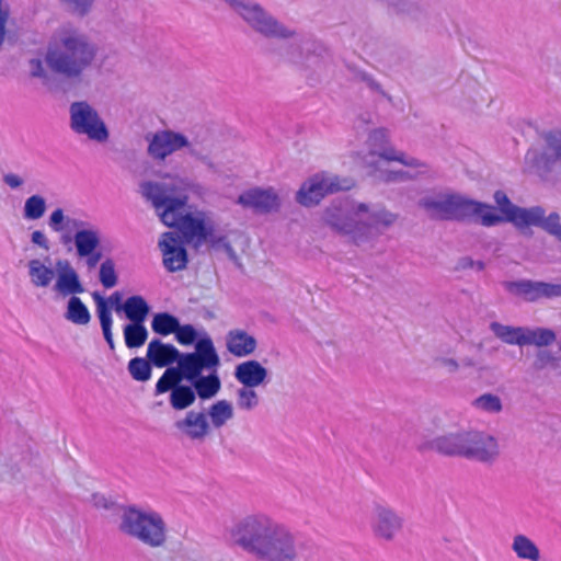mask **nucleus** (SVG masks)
Listing matches in <instances>:
<instances>
[{
    "instance_id": "f257e3e1",
    "label": "nucleus",
    "mask_w": 561,
    "mask_h": 561,
    "mask_svg": "<svg viewBox=\"0 0 561 561\" xmlns=\"http://www.w3.org/2000/svg\"><path fill=\"white\" fill-rule=\"evenodd\" d=\"M202 190L199 184L179 175L173 176L170 183L146 182L141 185L142 195L151 202L161 221L165 226L176 227L182 240L195 247L207 241L215 251L225 253L242 268L250 245L248 238L239 233L216 236L208 213L197 209L185 211L188 202L185 192Z\"/></svg>"
},
{
    "instance_id": "f03ea898",
    "label": "nucleus",
    "mask_w": 561,
    "mask_h": 561,
    "mask_svg": "<svg viewBox=\"0 0 561 561\" xmlns=\"http://www.w3.org/2000/svg\"><path fill=\"white\" fill-rule=\"evenodd\" d=\"M231 541L259 561H299L301 545L283 523L264 513L239 518L229 530Z\"/></svg>"
},
{
    "instance_id": "7ed1b4c3",
    "label": "nucleus",
    "mask_w": 561,
    "mask_h": 561,
    "mask_svg": "<svg viewBox=\"0 0 561 561\" xmlns=\"http://www.w3.org/2000/svg\"><path fill=\"white\" fill-rule=\"evenodd\" d=\"M96 55L98 47L89 36L78 31L64 32L59 39L47 48L44 60H30V73L44 80H48V72L67 80H81L93 66Z\"/></svg>"
},
{
    "instance_id": "20e7f679",
    "label": "nucleus",
    "mask_w": 561,
    "mask_h": 561,
    "mask_svg": "<svg viewBox=\"0 0 561 561\" xmlns=\"http://www.w3.org/2000/svg\"><path fill=\"white\" fill-rule=\"evenodd\" d=\"M220 365L219 356L209 337L197 341L195 352L185 353L180 362L179 369L168 368L157 382V392L168 391L182 379L192 381L201 399L214 398L221 388V381L217 374Z\"/></svg>"
},
{
    "instance_id": "39448f33",
    "label": "nucleus",
    "mask_w": 561,
    "mask_h": 561,
    "mask_svg": "<svg viewBox=\"0 0 561 561\" xmlns=\"http://www.w3.org/2000/svg\"><path fill=\"white\" fill-rule=\"evenodd\" d=\"M145 140L147 156L156 163H163L172 154L185 151L191 159L204 165L215 180L227 176L221 163L213 156L214 141L207 130L201 129L190 136L180 130L163 128L148 133Z\"/></svg>"
},
{
    "instance_id": "423d86ee",
    "label": "nucleus",
    "mask_w": 561,
    "mask_h": 561,
    "mask_svg": "<svg viewBox=\"0 0 561 561\" xmlns=\"http://www.w3.org/2000/svg\"><path fill=\"white\" fill-rule=\"evenodd\" d=\"M323 218L333 229L350 236L355 243L365 244L392 228L399 215L378 204L353 202L344 208L332 205L325 209Z\"/></svg>"
},
{
    "instance_id": "0eeeda50",
    "label": "nucleus",
    "mask_w": 561,
    "mask_h": 561,
    "mask_svg": "<svg viewBox=\"0 0 561 561\" xmlns=\"http://www.w3.org/2000/svg\"><path fill=\"white\" fill-rule=\"evenodd\" d=\"M389 140V130L386 128H376L369 133L367 138L369 150L362 154L359 160L371 175L385 182H399L405 179V173L387 170L385 163L398 162L410 168L424 165L420 160L391 146Z\"/></svg>"
},
{
    "instance_id": "6e6552de",
    "label": "nucleus",
    "mask_w": 561,
    "mask_h": 561,
    "mask_svg": "<svg viewBox=\"0 0 561 561\" xmlns=\"http://www.w3.org/2000/svg\"><path fill=\"white\" fill-rule=\"evenodd\" d=\"M26 274L36 289L51 287L62 297L84 293L79 274L67 259H58L55 264L49 256L31 259L26 262Z\"/></svg>"
},
{
    "instance_id": "1a4fd4ad",
    "label": "nucleus",
    "mask_w": 561,
    "mask_h": 561,
    "mask_svg": "<svg viewBox=\"0 0 561 561\" xmlns=\"http://www.w3.org/2000/svg\"><path fill=\"white\" fill-rule=\"evenodd\" d=\"M119 530L151 548L161 547L167 540L162 516L153 510H142L136 505L123 508Z\"/></svg>"
},
{
    "instance_id": "9d476101",
    "label": "nucleus",
    "mask_w": 561,
    "mask_h": 561,
    "mask_svg": "<svg viewBox=\"0 0 561 561\" xmlns=\"http://www.w3.org/2000/svg\"><path fill=\"white\" fill-rule=\"evenodd\" d=\"M226 2L252 31L266 38H289L295 34L255 2L247 0H226Z\"/></svg>"
},
{
    "instance_id": "9b49d317",
    "label": "nucleus",
    "mask_w": 561,
    "mask_h": 561,
    "mask_svg": "<svg viewBox=\"0 0 561 561\" xmlns=\"http://www.w3.org/2000/svg\"><path fill=\"white\" fill-rule=\"evenodd\" d=\"M70 127L78 135H84L90 140L104 144L108 140L110 131L98 110L85 101L70 105Z\"/></svg>"
},
{
    "instance_id": "f8f14e48",
    "label": "nucleus",
    "mask_w": 561,
    "mask_h": 561,
    "mask_svg": "<svg viewBox=\"0 0 561 561\" xmlns=\"http://www.w3.org/2000/svg\"><path fill=\"white\" fill-rule=\"evenodd\" d=\"M502 455L500 438L486 431L466 432L463 458L484 466L495 465Z\"/></svg>"
},
{
    "instance_id": "ddd939ff",
    "label": "nucleus",
    "mask_w": 561,
    "mask_h": 561,
    "mask_svg": "<svg viewBox=\"0 0 561 561\" xmlns=\"http://www.w3.org/2000/svg\"><path fill=\"white\" fill-rule=\"evenodd\" d=\"M525 165L541 178L561 165V134H549L541 147L530 148L525 156Z\"/></svg>"
},
{
    "instance_id": "4468645a",
    "label": "nucleus",
    "mask_w": 561,
    "mask_h": 561,
    "mask_svg": "<svg viewBox=\"0 0 561 561\" xmlns=\"http://www.w3.org/2000/svg\"><path fill=\"white\" fill-rule=\"evenodd\" d=\"M403 525V517L394 508L379 502L373 504L369 526L377 540L393 541L402 531Z\"/></svg>"
},
{
    "instance_id": "2eb2a0df",
    "label": "nucleus",
    "mask_w": 561,
    "mask_h": 561,
    "mask_svg": "<svg viewBox=\"0 0 561 561\" xmlns=\"http://www.w3.org/2000/svg\"><path fill=\"white\" fill-rule=\"evenodd\" d=\"M343 188L346 186L337 176L316 174L302 183L296 194V201L305 207H312L318 205L325 195Z\"/></svg>"
},
{
    "instance_id": "dca6fc26",
    "label": "nucleus",
    "mask_w": 561,
    "mask_h": 561,
    "mask_svg": "<svg viewBox=\"0 0 561 561\" xmlns=\"http://www.w3.org/2000/svg\"><path fill=\"white\" fill-rule=\"evenodd\" d=\"M467 197L461 195L437 194L423 197L420 206L434 219H461Z\"/></svg>"
},
{
    "instance_id": "f3484780",
    "label": "nucleus",
    "mask_w": 561,
    "mask_h": 561,
    "mask_svg": "<svg viewBox=\"0 0 561 561\" xmlns=\"http://www.w3.org/2000/svg\"><path fill=\"white\" fill-rule=\"evenodd\" d=\"M280 202L279 194L273 187L251 188L238 197V204L261 214L277 211L280 207Z\"/></svg>"
},
{
    "instance_id": "a211bd4d",
    "label": "nucleus",
    "mask_w": 561,
    "mask_h": 561,
    "mask_svg": "<svg viewBox=\"0 0 561 561\" xmlns=\"http://www.w3.org/2000/svg\"><path fill=\"white\" fill-rule=\"evenodd\" d=\"M159 248L163 255V264L168 271L176 272L186 267L187 252L178 232L170 231L163 233L159 241Z\"/></svg>"
},
{
    "instance_id": "6ab92c4d",
    "label": "nucleus",
    "mask_w": 561,
    "mask_h": 561,
    "mask_svg": "<svg viewBox=\"0 0 561 561\" xmlns=\"http://www.w3.org/2000/svg\"><path fill=\"white\" fill-rule=\"evenodd\" d=\"M466 432L458 431L438 435L424 444V448L449 457H462L466 445Z\"/></svg>"
},
{
    "instance_id": "aec40b11",
    "label": "nucleus",
    "mask_w": 561,
    "mask_h": 561,
    "mask_svg": "<svg viewBox=\"0 0 561 561\" xmlns=\"http://www.w3.org/2000/svg\"><path fill=\"white\" fill-rule=\"evenodd\" d=\"M73 243L77 256H87L100 250L102 233L99 228L82 220V226L75 228Z\"/></svg>"
},
{
    "instance_id": "412c9836",
    "label": "nucleus",
    "mask_w": 561,
    "mask_h": 561,
    "mask_svg": "<svg viewBox=\"0 0 561 561\" xmlns=\"http://www.w3.org/2000/svg\"><path fill=\"white\" fill-rule=\"evenodd\" d=\"M233 376L241 386L256 388L266 383L268 370L259 360L249 359L234 367Z\"/></svg>"
},
{
    "instance_id": "4be33fe9",
    "label": "nucleus",
    "mask_w": 561,
    "mask_h": 561,
    "mask_svg": "<svg viewBox=\"0 0 561 561\" xmlns=\"http://www.w3.org/2000/svg\"><path fill=\"white\" fill-rule=\"evenodd\" d=\"M463 219L472 220L484 227L502 224V217L496 207L469 198L466 199Z\"/></svg>"
},
{
    "instance_id": "5701e85b",
    "label": "nucleus",
    "mask_w": 561,
    "mask_h": 561,
    "mask_svg": "<svg viewBox=\"0 0 561 561\" xmlns=\"http://www.w3.org/2000/svg\"><path fill=\"white\" fill-rule=\"evenodd\" d=\"M226 347L236 357H247L255 352L257 341L247 331L234 329L226 335Z\"/></svg>"
},
{
    "instance_id": "b1692460",
    "label": "nucleus",
    "mask_w": 561,
    "mask_h": 561,
    "mask_svg": "<svg viewBox=\"0 0 561 561\" xmlns=\"http://www.w3.org/2000/svg\"><path fill=\"white\" fill-rule=\"evenodd\" d=\"M183 355L175 346L164 344L158 339L152 340L147 347V358L157 367H165L175 362L179 364ZM175 369H179V366Z\"/></svg>"
},
{
    "instance_id": "393cba45",
    "label": "nucleus",
    "mask_w": 561,
    "mask_h": 561,
    "mask_svg": "<svg viewBox=\"0 0 561 561\" xmlns=\"http://www.w3.org/2000/svg\"><path fill=\"white\" fill-rule=\"evenodd\" d=\"M78 294L68 295L69 297L64 318L76 325L85 327L91 321V313L83 301L77 296Z\"/></svg>"
},
{
    "instance_id": "a878e982",
    "label": "nucleus",
    "mask_w": 561,
    "mask_h": 561,
    "mask_svg": "<svg viewBox=\"0 0 561 561\" xmlns=\"http://www.w3.org/2000/svg\"><path fill=\"white\" fill-rule=\"evenodd\" d=\"M121 310L124 311L130 322H145L150 312V307L144 297L135 295L127 298L123 306L116 307L117 312Z\"/></svg>"
},
{
    "instance_id": "bb28decb",
    "label": "nucleus",
    "mask_w": 561,
    "mask_h": 561,
    "mask_svg": "<svg viewBox=\"0 0 561 561\" xmlns=\"http://www.w3.org/2000/svg\"><path fill=\"white\" fill-rule=\"evenodd\" d=\"M545 210L541 207H516L505 222L513 224L518 229L538 226L542 221Z\"/></svg>"
},
{
    "instance_id": "cd10ccee",
    "label": "nucleus",
    "mask_w": 561,
    "mask_h": 561,
    "mask_svg": "<svg viewBox=\"0 0 561 561\" xmlns=\"http://www.w3.org/2000/svg\"><path fill=\"white\" fill-rule=\"evenodd\" d=\"M92 297L96 305V312L100 320L101 329L104 335L106 343L108 344L111 350H114L115 344L113 340L112 333V313L110 307L107 306L106 299H104L99 293H93Z\"/></svg>"
},
{
    "instance_id": "c85d7f7f",
    "label": "nucleus",
    "mask_w": 561,
    "mask_h": 561,
    "mask_svg": "<svg viewBox=\"0 0 561 561\" xmlns=\"http://www.w3.org/2000/svg\"><path fill=\"white\" fill-rule=\"evenodd\" d=\"M556 340L557 334L551 329L524 327L523 346L535 345L541 350L553 344Z\"/></svg>"
},
{
    "instance_id": "c756f323",
    "label": "nucleus",
    "mask_w": 561,
    "mask_h": 561,
    "mask_svg": "<svg viewBox=\"0 0 561 561\" xmlns=\"http://www.w3.org/2000/svg\"><path fill=\"white\" fill-rule=\"evenodd\" d=\"M490 330L502 342L523 346L524 327H513L493 321L490 323Z\"/></svg>"
},
{
    "instance_id": "7c9ffc66",
    "label": "nucleus",
    "mask_w": 561,
    "mask_h": 561,
    "mask_svg": "<svg viewBox=\"0 0 561 561\" xmlns=\"http://www.w3.org/2000/svg\"><path fill=\"white\" fill-rule=\"evenodd\" d=\"M512 550L518 559L540 561V550L537 545L525 535H516L512 541Z\"/></svg>"
},
{
    "instance_id": "2f4dec72",
    "label": "nucleus",
    "mask_w": 561,
    "mask_h": 561,
    "mask_svg": "<svg viewBox=\"0 0 561 561\" xmlns=\"http://www.w3.org/2000/svg\"><path fill=\"white\" fill-rule=\"evenodd\" d=\"M125 344L128 348L142 346L148 339V330L144 322H129L124 327Z\"/></svg>"
},
{
    "instance_id": "473e14b6",
    "label": "nucleus",
    "mask_w": 561,
    "mask_h": 561,
    "mask_svg": "<svg viewBox=\"0 0 561 561\" xmlns=\"http://www.w3.org/2000/svg\"><path fill=\"white\" fill-rule=\"evenodd\" d=\"M506 290L526 301H537V282L523 279L505 283Z\"/></svg>"
},
{
    "instance_id": "72a5a7b5",
    "label": "nucleus",
    "mask_w": 561,
    "mask_h": 561,
    "mask_svg": "<svg viewBox=\"0 0 561 561\" xmlns=\"http://www.w3.org/2000/svg\"><path fill=\"white\" fill-rule=\"evenodd\" d=\"M48 226L55 232H64L66 230H75L76 227L82 226V220L68 217L65 215L62 208H56L49 215Z\"/></svg>"
},
{
    "instance_id": "f704fd0d",
    "label": "nucleus",
    "mask_w": 561,
    "mask_h": 561,
    "mask_svg": "<svg viewBox=\"0 0 561 561\" xmlns=\"http://www.w3.org/2000/svg\"><path fill=\"white\" fill-rule=\"evenodd\" d=\"M169 390H171L170 402L176 410H183L195 401V392L188 386H182L179 382Z\"/></svg>"
},
{
    "instance_id": "c9c22d12",
    "label": "nucleus",
    "mask_w": 561,
    "mask_h": 561,
    "mask_svg": "<svg viewBox=\"0 0 561 561\" xmlns=\"http://www.w3.org/2000/svg\"><path fill=\"white\" fill-rule=\"evenodd\" d=\"M179 327V320L168 312L156 313L151 321V329L160 335H169L175 333Z\"/></svg>"
},
{
    "instance_id": "e433bc0d",
    "label": "nucleus",
    "mask_w": 561,
    "mask_h": 561,
    "mask_svg": "<svg viewBox=\"0 0 561 561\" xmlns=\"http://www.w3.org/2000/svg\"><path fill=\"white\" fill-rule=\"evenodd\" d=\"M46 208V199L42 195H31L24 202L23 217L27 220H38L44 216Z\"/></svg>"
},
{
    "instance_id": "4c0bfd02",
    "label": "nucleus",
    "mask_w": 561,
    "mask_h": 561,
    "mask_svg": "<svg viewBox=\"0 0 561 561\" xmlns=\"http://www.w3.org/2000/svg\"><path fill=\"white\" fill-rule=\"evenodd\" d=\"M176 433L182 439L199 440L209 432V423H175Z\"/></svg>"
},
{
    "instance_id": "58836bf2",
    "label": "nucleus",
    "mask_w": 561,
    "mask_h": 561,
    "mask_svg": "<svg viewBox=\"0 0 561 561\" xmlns=\"http://www.w3.org/2000/svg\"><path fill=\"white\" fill-rule=\"evenodd\" d=\"M237 405L241 410L252 411L260 402L255 387L242 386L236 392Z\"/></svg>"
},
{
    "instance_id": "ea45409f",
    "label": "nucleus",
    "mask_w": 561,
    "mask_h": 561,
    "mask_svg": "<svg viewBox=\"0 0 561 561\" xmlns=\"http://www.w3.org/2000/svg\"><path fill=\"white\" fill-rule=\"evenodd\" d=\"M99 280L105 288H113L118 283V276L115 270V263L111 259H106L100 265Z\"/></svg>"
},
{
    "instance_id": "a19ab883",
    "label": "nucleus",
    "mask_w": 561,
    "mask_h": 561,
    "mask_svg": "<svg viewBox=\"0 0 561 561\" xmlns=\"http://www.w3.org/2000/svg\"><path fill=\"white\" fill-rule=\"evenodd\" d=\"M66 11L76 16L88 15L94 7L95 0H59Z\"/></svg>"
},
{
    "instance_id": "79ce46f5",
    "label": "nucleus",
    "mask_w": 561,
    "mask_h": 561,
    "mask_svg": "<svg viewBox=\"0 0 561 561\" xmlns=\"http://www.w3.org/2000/svg\"><path fill=\"white\" fill-rule=\"evenodd\" d=\"M128 370L134 379L146 381L151 375L150 362L141 357L133 358L128 364Z\"/></svg>"
},
{
    "instance_id": "37998d69",
    "label": "nucleus",
    "mask_w": 561,
    "mask_h": 561,
    "mask_svg": "<svg viewBox=\"0 0 561 561\" xmlns=\"http://www.w3.org/2000/svg\"><path fill=\"white\" fill-rule=\"evenodd\" d=\"M213 421H226L233 417V405L230 401L219 400L209 410Z\"/></svg>"
},
{
    "instance_id": "c03bdc74",
    "label": "nucleus",
    "mask_w": 561,
    "mask_h": 561,
    "mask_svg": "<svg viewBox=\"0 0 561 561\" xmlns=\"http://www.w3.org/2000/svg\"><path fill=\"white\" fill-rule=\"evenodd\" d=\"M10 21V5L7 0H0V49L3 47L8 38Z\"/></svg>"
},
{
    "instance_id": "a18cd8bd",
    "label": "nucleus",
    "mask_w": 561,
    "mask_h": 561,
    "mask_svg": "<svg viewBox=\"0 0 561 561\" xmlns=\"http://www.w3.org/2000/svg\"><path fill=\"white\" fill-rule=\"evenodd\" d=\"M474 407L486 412H499L502 410L501 399L497 396L488 393L474 400Z\"/></svg>"
},
{
    "instance_id": "49530a36",
    "label": "nucleus",
    "mask_w": 561,
    "mask_h": 561,
    "mask_svg": "<svg viewBox=\"0 0 561 561\" xmlns=\"http://www.w3.org/2000/svg\"><path fill=\"white\" fill-rule=\"evenodd\" d=\"M494 201L497 205V211L501 214L502 222H505L507 218L512 215V213L517 207L514 205L507 195L504 192L496 191L494 193Z\"/></svg>"
},
{
    "instance_id": "de8ad7c7",
    "label": "nucleus",
    "mask_w": 561,
    "mask_h": 561,
    "mask_svg": "<svg viewBox=\"0 0 561 561\" xmlns=\"http://www.w3.org/2000/svg\"><path fill=\"white\" fill-rule=\"evenodd\" d=\"M558 366V358L556 355L549 350H539L534 359V367L537 370H542L547 367L556 368Z\"/></svg>"
},
{
    "instance_id": "09e8293b",
    "label": "nucleus",
    "mask_w": 561,
    "mask_h": 561,
    "mask_svg": "<svg viewBox=\"0 0 561 561\" xmlns=\"http://www.w3.org/2000/svg\"><path fill=\"white\" fill-rule=\"evenodd\" d=\"M538 226L561 241V222L558 214L552 213L548 217L543 215L542 221Z\"/></svg>"
},
{
    "instance_id": "8fccbe9b",
    "label": "nucleus",
    "mask_w": 561,
    "mask_h": 561,
    "mask_svg": "<svg viewBox=\"0 0 561 561\" xmlns=\"http://www.w3.org/2000/svg\"><path fill=\"white\" fill-rule=\"evenodd\" d=\"M561 297V283L537 282V300Z\"/></svg>"
},
{
    "instance_id": "3c124183",
    "label": "nucleus",
    "mask_w": 561,
    "mask_h": 561,
    "mask_svg": "<svg viewBox=\"0 0 561 561\" xmlns=\"http://www.w3.org/2000/svg\"><path fill=\"white\" fill-rule=\"evenodd\" d=\"M175 337L180 344L191 345L197 337V332L191 324L181 325L175 330Z\"/></svg>"
},
{
    "instance_id": "603ef678",
    "label": "nucleus",
    "mask_w": 561,
    "mask_h": 561,
    "mask_svg": "<svg viewBox=\"0 0 561 561\" xmlns=\"http://www.w3.org/2000/svg\"><path fill=\"white\" fill-rule=\"evenodd\" d=\"M434 362L440 366L442 368H444L446 371L448 373H457L459 370V363L456 358L454 357H447V356H436L434 358Z\"/></svg>"
},
{
    "instance_id": "864d4df0",
    "label": "nucleus",
    "mask_w": 561,
    "mask_h": 561,
    "mask_svg": "<svg viewBox=\"0 0 561 561\" xmlns=\"http://www.w3.org/2000/svg\"><path fill=\"white\" fill-rule=\"evenodd\" d=\"M469 268H474L477 271H482L484 268V263L481 262V261H473L469 256H463V257L458 260V262L456 264V270L457 271H465V270H469Z\"/></svg>"
},
{
    "instance_id": "5fc2aeb1",
    "label": "nucleus",
    "mask_w": 561,
    "mask_h": 561,
    "mask_svg": "<svg viewBox=\"0 0 561 561\" xmlns=\"http://www.w3.org/2000/svg\"><path fill=\"white\" fill-rule=\"evenodd\" d=\"M468 96L472 100L474 104H485L489 102V96L486 95V91L484 89H479L478 91H473V89L469 88L467 91Z\"/></svg>"
},
{
    "instance_id": "6e6d98bb",
    "label": "nucleus",
    "mask_w": 561,
    "mask_h": 561,
    "mask_svg": "<svg viewBox=\"0 0 561 561\" xmlns=\"http://www.w3.org/2000/svg\"><path fill=\"white\" fill-rule=\"evenodd\" d=\"M31 241L44 250H49V242L46 234L41 230H35L31 234Z\"/></svg>"
},
{
    "instance_id": "4d7b16f0",
    "label": "nucleus",
    "mask_w": 561,
    "mask_h": 561,
    "mask_svg": "<svg viewBox=\"0 0 561 561\" xmlns=\"http://www.w3.org/2000/svg\"><path fill=\"white\" fill-rule=\"evenodd\" d=\"M3 182L11 188H19L23 185V179L14 173H8L3 176Z\"/></svg>"
},
{
    "instance_id": "13d9d810",
    "label": "nucleus",
    "mask_w": 561,
    "mask_h": 561,
    "mask_svg": "<svg viewBox=\"0 0 561 561\" xmlns=\"http://www.w3.org/2000/svg\"><path fill=\"white\" fill-rule=\"evenodd\" d=\"M79 259H84L85 265L89 270L94 268L98 263L102 259V253L100 250H96L95 252H92L91 254L87 256H78Z\"/></svg>"
},
{
    "instance_id": "bf43d9fd",
    "label": "nucleus",
    "mask_w": 561,
    "mask_h": 561,
    "mask_svg": "<svg viewBox=\"0 0 561 561\" xmlns=\"http://www.w3.org/2000/svg\"><path fill=\"white\" fill-rule=\"evenodd\" d=\"M362 80L371 91L383 94L382 85L371 76L364 73Z\"/></svg>"
},
{
    "instance_id": "052dcab7",
    "label": "nucleus",
    "mask_w": 561,
    "mask_h": 561,
    "mask_svg": "<svg viewBox=\"0 0 561 561\" xmlns=\"http://www.w3.org/2000/svg\"><path fill=\"white\" fill-rule=\"evenodd\" d=\"M121 300H122V294L119 291H115L108 297V299L106 301H107V306L110 308L114 307L116 309V307L122 306Z\"/></svg>"
},
{
    "instance_id": "680f3d73",
    "label": "nucleus",
    "mask_w": 561,
    "mask_h": 561,
    "mask_svg": "<svg viewBox=\"0 0 561 561\" xmlns=\"http://www.w3.org/2000/svg\"><path fill=\"white\" fill-rule=\"evenodd\" d=\"M71 240L70 236L69 234H62L61 236V241L64 243H68L69 241Z\"/></svg>"
},
{
    "instance_id": "e2e57ef3",
    "label": "nucleus",
    "mask_w": 561,
    "mask_h": 561,
    "mask_svg": "<svg viewBox=\"0 0 561 561\" xmlns=\"http://www.w3.org/2000/svg\"><path fill=\"white\" fill-rule=\"evenodd\" d=\"M465 365H466V366H468V367H473V366H474V363H473L472 360H467V362L465 363Z\"/></svg>"
},
{
    "instance_id": "0e129e2a",
    "label": "nucleus",
    "mask_w": 561,
    "mask_h": 561,
    "mask_svg": "<svg viewBox=\"0 0 561 561\" xmlns=\"http://www.w3.org/2000/svg\"><path fill=\"white\" fill-rule=\"evenodd\" d=\"M196 421H204V415H203V414H201V415L197 417V420H196Z\"/></svg>"
},
{
    "instance_id": "69168bd1",
    "label": "nucleus",
    "mask_w": 561,
    "mask_h": 561,
    "mask_svg": "<svg viewBox=\"0 0 561 561\" xmlns=\"http://www.w3.org/2000/svg\"><path fill=\"white\" fill-rule=\"evenodd\" d=\"M214 424H215L216 426H219V425H221L222 423L217 422V423H214Z\"/></svg>"
}]
</instances>
